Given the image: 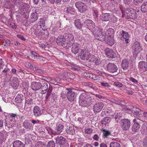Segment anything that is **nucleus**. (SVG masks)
Listing matches in <instances>:
<instances>
[{
	"instance_id": "obj_1",
	"label": "nucleus",
	"mask_w": 147,
	"mask_h": 147,
	"mask_svg": "<svg viewBox=\"0 0 147 147\" xmlns=\"http://www.w3.org/2000/svg\"><path fill=\"white\" fill-rule=\"evenodd\" d=\"M92 99L85 92L82 93L79 97V103L82 107H88L92 103Z\"/></svg>"
},
{
	"instance_id": "obj_2",
	"label": "nucleus",
	"mask_w": 147,
	"mask_h": 147,
	"mask_svg": "<svg viewBox=\"0 0 147 147\" xmlns=\"http://www.w3.org/2000/svg\"><path fill=\"white\" fill-rule=\"evenodd\" d=\"M97 30L94 31L96 34L95 35V38L100 41H103L105 40V31L102 29H100L98 27H97Z\"/></svg>"
},
{
	"instance_id": "obj_3",
	"label": "nucleus",
	"mask_w": 147,
	"mask_h": 147,
	"mask_svg": "<svg viewBox=\"0 0 147 147\" xmlns=\"http://www.w3.org/2000/svg\"><path fill=\"white\" fill-rule=\"evenodd\" d=\"M75 6L77 9L78 11L81 13L85 12L87 10L88 7L87 4L80 1L76 2Z\"/></svg>"
},
{
	"instance_id": "obj_4",
	"label": "nucleus",
	"mask_w": 147,
	"mask_h": 147,
	"mask_svg": "<svg viewBox=\"0 0 147 147\" xmlns=\"http://www.w3.org/2000/svg\"><path fill=\"white\" fill-rule=\"evenodd\" d=\"M110 4L114 7L113 9L114 13H117L119 11L122 12V6L116 0H111Z\"/></svg>"
},
{
	"instance_id": "obj_5",
	"label": "nucleus",
	"mask_w": 147,
	"mask_h": 147,
	"mask_svg": "<svg viewBox=\"0 0 147 147\" xmlns=\"http://www.w3.org/2000/svg\"><path fill=\"white\" fill-rule=\"evenodd\" d=\"M72 46L71 51L72 53L75 55H76L79 53L80 51H82V49L80 48L79 44L77 43H68L67 47H70Z\"/></svg>"
},
{
	"instance_id": "obj_6",
	"label": "nucleus",
	"mask_w": 147,
	"mask_h": 147,
	"mask_svg": "<svg viewBox=\"0 0 147 147\" xmlns=\"http://www.w3.org/2000/svg\"><path fill=\"white\" fill-rule=\"evenodd\" d=\"M68 91L67 93V97L68 100L70 102L74 101L76 98V93L71 89L66 88Z\"/></svg>"
},
{
	"instance_id": "obj_7",
	"label": "nucleus",
	"mask_w": 147,
	"mask_h": 147,
	"mask_svg": "<svg viewBox=\"0 0 147 147\" xmlns=\"http://www.w3.org/2000/svg\"><path fill=\"white\" fill-rule=\"evenodd\" d=\"M84 24L88 27L90 30H92L93 31H96L97 29L96 27L98 26H95V24L94 22L91 20L87 19L84 22Z\"/></svg>"
},
{
	"instance_id": "obj_8",
	"label": "nucleus",
	"mask_w": 147,
	"mask_h": 147,
	"mask_svg": "<svg viewBox=\"0 0 147 147\" xmlns=\"http://www.w3.org/2000/svg\"><path fill=\"white\" fill-rule=\"evenodd\" d=\"M130 121L128 119H123L121 121V126L123 130H128L130 126Z\"/></svg>"
},
{
	"instance_id": "obj_9",
	"label": "nucleus",
	"mask_w": 147,
	"mask_h": 147,
	"mask_svg": "<svg viewBox=\"0 0 147 147\" xmlns=\"http://www.w3.org/2000/svg\"><path fill=\"white\" fill-rule=\"evenodd\" d=\"M56 42L59 45L67 47V43L64 35H61L58 36L56 39Z\"/></svg>"
},
{
	"instance_id": "obj_10",
	"label": "nucleus",
	"mask_w": 147,
	"mask_h": 147,
	"mask_svg": "<svg viewBox=\"0 0 147 147\" xmlns=\"http://www.w3.org/2000/svg\"><path fill=\"white\" fill-rule=\"evenodd\" d=\"M125 12L127 15L132 19H135L136 18V11L131 7L128 8L126 9Z\"/></svg>"
},
{
	"instance_id": "obj_11",
	"label": "nucleus",
	"mask_w": 147,
	"mask_h": 147,
	"mask_svg": "<svg viewBox=\"0 0 147 147\" xmlns=\"http://www.w3.org/2000/svg\"><path fill=\"white\" fill-rule=\"evenodd\" d=\"M134 50V55H136L142 50V48L140 46V42L138 41L135 42L132 47Z\"/></svg>"
},
{
	"instance_id": "obj_12",
	"label": "nucleus",
	"mask_w": 147,
	"mask_h": 147,
	"mask_svg": "<svg viewBox=\"0 0 147 147\" xmlns=\"http://www.w3.org/2000/svg\"><path fill=\"white\" fill-rule=\"evenodd\" d=\"M104 105L102 102H99L95 104L93 108L94 113H96L99 112L102 109Z\"/></svg>"
},
{
	"instance_id": "obj_13",
	"label": "nucleus",
	"mask_w": 147,
	"mask_h": 147,
	"mask_svg": "<svg viewBox=\"0 0 147 147\" xmlns=\"http://www.w3.org/2000/svg\"><path fill=\"white\" fill-rule=\"evenodd\" d=\"M56 140V144H58L60 145V147H61V146H62L64 144H65L66 146H68L69 145L67 143H66V140L65 138L62 136H58L55 138Z\"/></svg>"
},
{
	"instance_id": "obj_14",
	"label": "nucleus",
	"mask_w": 147,
	"mask_h": 147,
	"mask_svg": "<svg viewBox=\"0 0 147 147\" xmlns=\"http://www.w3.org/2000/svg\"><path fill=\"white\" fill-rule=\"evenodd\" d=\"M67 47L68 45V43H72L74 42V36L72 33H68L64 34Z\"/></svg>"
},
{
	"instance_id": "obj_15",
	"label": "nucleus",
	"mask_w": 147,
	"mask_h": 147,
	"mask_svg": "<svg viewBox=\"0 0 147 147\" xmlns=\"http://www.w3.org/2000/svg\"><path fill=\"white\" fill-rule=\"evenodd\" d=\"M107 67L108 71L111 73L116 72L118 69L117 66L114 64L112 63H108Z\"/></svg>"
},
{
	"instance_id": "obj_16",
	"label": "nucleus",
	"mask_w": 147,
	"mask_h": 147,
	"mask_svg": "<svg viewBox=\"0 0 147 147\" xmlns=\"http://www.w3.org/2000/svg\"><path fill=\"white\" fill-rule=\"evenodd\" d=\"M30 86L33 90L37 91L40 89L41 86V83L39 82H33L31 83Z\"/></svg>"
},
{
	"instance_id": "obj_17",
	"label": "nucleus",
	"mask_w": 147,
	"mask_h": 147,
	"mask_svg": "<svg viewBox=\"0 0 147 147\" xmlns=\"http://www.w3.org/2000/svg\"><path fill=\"white\" fill-rule=\"evenodd\" d=\"M33 113L34 116L36 117H39L42 114L41 109L37 106H36L34 107Z\"/></svg>"
},
{
	"instance_id": "obj_18",
	"label": "nucleus",
	"mask_w": 147,
	"mask_h": 147,
	"mask_svg": "<svg viewBox=\"0 0 147 147\" xmlns=\"http://www.w3.org/2000/svg\"><path fill=\"white\" fill-rule=\"evenodd\" d=\"M105 53L107 56L109 58H113L116 56L115 53L111 49L106 48L105 50Z\"/></svg>"
},
{
	"instance_id": "obj_19",
	"label": "nucleus",
	"mask_w": 147,
	"mask_h": 147,
	"mask_svg": "<svg viewBox=\"0 0 147 147\" xmlns=\"http://www.w3.org/2000/svg\"><path fill=\"white\" fill-rule=\"evenodd\" d=\"M16 122L15 120H13L10 118H6L5 119V125L8 128H10L14 126Z\"/></svg>"
},
{
	"instance_id": "obj_20",
	"label": "nucleus",
	"mask_w": 147,
	"mask_h": 147,
	"mask_svg": "<svg viewBox=\"0 0 147 147\" xmlns=\"http://www.w3.org/2000/svg\"><path fill=\"white\" fill-rule=\"evenodd\" d=\"M121 35L122 36V37L121 38V39L123 41H125L126 43H128L129 42L128 41L129 37L128 32L122 30L121 31Z\"/></svg>"
},
{
	"instance_id": "obj_21",
	"label": "nucleus",
	"mask_w": 147,
	"mask_h": 147,
	"mask_svg": "<svg viewBox=\"0 0 147 147\" xmlns=\"http://www.w3.org/2000/svg\"><path fill=\"white\" fill-rule=\"evenodd\" d=\"M33 100L31 98L26 99L25 100L24 108L26 110L30 109L32 105L33 104Z\"/></svg>"
},
{
	"instance_id": "obj_22",
	"label": "nucleus",
	"mask_w": 147,
	"mask_h": 147,
	"mask_svg": "<svg viewBox=\"0 0 147 147\" xmlns=\"http://www.w3.org/2000/svg\"><path fill=\"white\" fill-rule=\"evenodd\" d=\"M128 110L129 111L128 112L129 113H132L134 114L137 116H139L140 115L141 113L140 110L136 107H134L132 109L131 111L130 110V109Z\"/></svg>"
},
{
	"instance_id": "obj_23",
	"label": "nucleus",
	"mask_w": 147,
	"mask_h": 147,
	"mask_svg": "<svg viewBox=\"0 0 147 147\" xmlns=\"http://www.w3.org/2000/svg\"><path fill=\"white\" fill-rule=\"evenodd\" d=\"M23 126L27 130H29L32 129V124L28 121L25 120L22 123Z\"/></svg>"
},
{
	"instance_id": "obj_24",
	"label": "nucleus",
	"mask_w": 147,
	"mask_h": 147,
	"mask_svg": "<svg viewBox=\"0 0 147 147\" xmlns=\"http://www.w3.org/2000/svg\"><path fill=\"white\" fill-rule=\"evenodd\" d=\"M66 11L68 14L76 15V12L74 8L71 7H67L66 9Z\"/></svg>"
},
{
	"instance_id": "obj_25",
	"label": "nucleus",
	"mask_w": 147,
	"mask_h": 147,
	"mask_svg": "<svg viewBox=\"0 0 147 147\" xmlns=\"http://www.w3.org/2000/svg\"><path fill=\"white\" fill-rule=\"evenodd\" d=\"M12 44L8 39H3L2 41V45L4 48L7 49L8 46H11Z\"/></svg>"
},
{
	"instance_id": "obj_26",
	"label": "nucleus",
	"mask_w": 147,
	"mask_h": 147,
	"mask_svg": "<svg viewBox=\"0 0 147 147\" xmlns=\"http://www.w3.org/2000/svg\"><path fill=\"white\" fill-rule=\"evenodd\" d=\"M12 85L14 89L17 88L19 85V82L17 77H13L12 81Z\"/></svg>"
},
{
	"instance_id": "obj_27",
	"label": "nucleus",
	"mask_w": 147,
	"mask_h": 147,
	"mask_svg": "<svg viewBox=\"0 0 147 147\" xmlns=\"http://www.w3.org/2000/svg\"><path fill=\"white\" fill-rule=\"evenodd\" d=\"M13 147H25L24 144L19 140L15 141L13 143Z\"/></svg>"
},
{
	"instance_id": "obj_28",
	"label": "nucleus",
	"mask_w": 147,
	"mask_h": 147,
	"mask_svg": "<svg viewBox=\"0 0 147 147\" xmlns=\"http://www.w3.org/2000/svg\"><path fill=\"white\" fill-rule=\"evenodd\" d=\"M142 134L144 135L147 134V123L143 124L140 129Z\"/></svg>"
},
{
	"instance_id": "obj_29",
	"label": "nucleus",
	"mask_w": 147,
	"mask_h": 147,
	"mask_svg": "<svg viewBox=\"0 0 147 147\" xmlns=\"http://www.w3.org/2000/svg\"><path fill=\"white\" fill-rule=\"evenodd\" d=\"M9 71L8 69H5L2 71V72L4 73V75L5 76L6 78L8 80H10L11 78V76L9 74Z\"/></svg>"
},
{
	"instance_id": "obj_30",
	"label": "nucleus",
	"mask_w": 147,
	"mask_h": 147,
	"mask_svg": "<svg viewBox=\"0 0 147 147\" xmlns=\"http://www.w3.org/2000/svg\"><path fill=\"white\" fill-rule=\"evenodd\" d=\"M129 66V61L126 59L123 60L122 63V67L123 69L126 70Z\"/></svg>"
},
{
	"instance_id": "obj_31",
	"label": "nucleus",
	"mask_w": 147,
	"mask_h": 147,
	"mask_svg": "<svg viewBox=\"0 0 147 147\" xmlns=\"http://www.w3.org/2000/svg\"><path fill=\"white\" fill-rule=\"evenodd\" d=\"M106 40L107 44L111 46H112L115 43L113 36H108Z\"/></svg>"
},
{
	"instance_id": "obj_32",
	"label": "nucleus",
	"mask_w": 147,
	"mask_h": 147,
	"mask_svg": "<svg viewBox=\"0 0 147 147\" xmlns=\"http://www.w3.org/2000/svg\"><path fill=\"white\" fill-rule=\"evenodd\" d=\"M141 10L142 12H146L147 14V1L142 4L141 7Z\"/></svg>"
},
{
	"instance_id": "obj_33",
	"label": "nucleus",
	"mask_w": 147,
	"mask_h": 147,
	"mask_svg": "<svg viewBox=\"0 0 147 147\" xmlns=\"http://www.w3.org/2000/svg\"><path fill=\"white\" fill-rule=\"evenodd\" d=\"M111 120V118L109 117H105L102 120L101 124L103 126H105L107 124L110 122Z\"/></svg>"
},
{
	"instance_id": "obj_34",
	"label": "nucleus",
	"mask_w": 147,
	"mask_h": 147,
	"mask_svg": "<svg viewBox=\"0 0 147 147\" xmlns=\"http://www.w3.org/2000/svg\"><path fill=\"white\" fill-rule=\"evenodd\" d=\"M140 125L138 123H134L132 127V130L134 132H137L139 130Z\"/></svg>"
},
{
	"instance_id": "obj_35",
	"label": "nucleus",
	"mask_w": 147,
	"mask_h": 147,
	"mask_svg": "<svg viewBox=\"0 0 147 147\" xmlns=\"http://www.w3.org/2000/svg\"><path fill=\"white\" fill-rule=\"evenodd\" d=\"M85 53H86V52L85 53L82 49V51H80V53H78L80 58L82 60H87L88 59V57H86Z\"/></svg>"
},
{
	"instance_id": "obj_36",
	"label": "nucleus",
	"mask_w": 147,
	"mask_h": 147,
	"mask_svg": "<svg viewBox=\"0 0 147 147\" xmlns=\"http://www.w3.org/2000/svg\"><path fill=\"white\" fill-rule=\"evenodd\" d=\"M23 96L21 94H18L15 98V102L17 103H21L22 101Z\"/></svg>"
},
{
	"instance_id": "obj_37",
	"label": "nucleus",
	"mask_w": 147,
	"mask_h": 147,
	"mask_svg": "<svg viewBox=\"0 0 147 147\" xmlns=\"http://www.w3.org/2000/svg\"><path fill=\"white\" fill-rule=\"evenodd\" d=\"M92 14L94 19H96L98 16V10L95 8H93L92 10Z\"/></svg>"
},
{
	"instance_id": "obj_38",
	"label": "nucleus",
	"mask_w": 147,
	"mask_h": 147,
	"mask_svg": "<svg viewBox=\"0 0 147 147\" xmlns=\"http://www.w3.org/2000/svg\"><path fill=\"white\" fill-rule=\"evenodd\" d=\"M75 26L78 29L80 30L82 28V25L81 24L80 20L77 19L75 20L74 22Z\"/></svg>"
},
{
	"instance_id": "obj_39",
	"label": "nucleus",
	"mask_w": 147,
	"mask_h": 147,
	"mask_svg": "<svg viewBox=\"0 0 147 147\" xmlns=\"http://www.w3.org/2000/svg\"><path fill=\"white\" fill-rule=\"evenodd\" d=\"M84 85L88 86L95 90L97 89V87L95 86L94 84H93L90 82L85 83Z\"/></svg>"
},
{
	"instance_id": "obj_40",
	"label": "nucleus",
	"mask_w": 147,
	"mask_h": 147,
	"mask_svg": "<svg viewBox=\"0 0 147 147\" xmlns=\"http://www.w3.org/2000/svg\"><path fill=\"white\" fill-rule=\"evenodd\" d=\"M66 131L67 134L71 135L73 134L75 132L74 127L73 126L69 127V128H67Z\"/></svg>"
},
{
	"instance_id": "obj_41",
	"label": "nucleus",
	"mask_w": 147,
	"mask_h": 147,
	"mask_svg": "<svg viewBox=\"0 0 147 147\" xmlns=\"http://www.w3.org/2000/svg\"><path fill=\"white\" fill-rule=\"evenodd\" d=\"M64 127L63 125L61 124H59L56 127V133L58 134H60L63 129Z\"/></svg>"
},
{
	"instance_id": "obj_42",
	"label": "nucleus",
	"mask_w": 147,
	"mask_h": 147,
	"mask_svg": "<svg viewBox=\"0 0 147 147\" xmlns=\"http://www.w3.org/2000/svg\"><path fill=\"white\" fill-rule=\"evenodd\" d=\"M114 29L112 28H110L108 29L106 32V34L108 35L109 36H113L114 34Z\"/></svg>"
},
{
	"instance_id": "obj_43",
	"label": "nucleus",
	"mask_w": 147,
	"mask_h": 147,
	"mask_svg": "<svg viewBox=\"0 0 147 147\" xmlns=\"http://www.w3.org/2000/svg\"><path fill=\"white\" fill-rule=\"evenodd\" d=\"M110 147H120L119 143L116 142H111L110 144Z\"/></svg>"
},
{
	"instance_id": "obj_44",
	"label": "nucleus",
	"mask_w": 147,
	"mask_h": 147,
	"mask_svg": "<svg viewBox=\"0 0 147 147\" xmlns=\"http://www.w3.org/2000/svg\"><path fill=\"white\" fill-rule=\"evenodd\" d=\"M40 89L42 90L48 91L49 87H48V85L47 83H44L42 84H41V86ZM48 91H47V92Z\"/></svg>"
},
{
	"instance_id": "obj_45",
	"label": "nucleus",
	"mask_w": 147,
	"mask_h": 147,
	"mask_svg": "<svg viewBox=\"0 0 147 147\" xmlns=\"http://www.w3.org/2000/svg\"><path fill=\"white\" fill-rule=\"evenodd\" d=\"M31 19L32 20V21L34 22L36 21L38 18V17L37 16V14L36 13H32L31 14L30 16Z\"/></svg>"
},
{
	"instance_id": "obj_46",
	"label": "nucleus",
	"mask_w": 147,
	"mask_h": 147,
	"mask_svg": "<svg viewBox=\"0 0 147 147\" xmlns=\"http://www.w3.org/2000/svg\"><path fill=\"white\" fill-rule=\"evenodd\" d=\"M34 33L36 36H42L44 34V33L42 32L41 29H40V30H35Z\"/></svg>"
},
{
	"instance_id": "obj_47",
	"label": "nucleus",
	"mask_w": 147,
	"mask_h": 147,
	"mask_svg": "<svg viewBox=\"0 0 147 147\" xmlns=\"http://www.w3.org/2000/svg\"><path fill=\"white\" fill-rule=\"evenodd\" d=\"M52 87L51 85H49V89L48 90V91L47 93L46 96V99H47L49 96L50 95L51 93V92L52 91Z\"/></svg>"
},
{
	"instance_id": "obj_48",
	"label": "nucleus",
	"mask_w": 147,
	"mask_h": 147,
	"mask_svg": "<svg viewBox=\"0 0 147 147\" xmlns=\"http://www.w3.org/2000/svg\"><path fill=\"white\" fill-rule=\"evenodd\" d=\"M31 57L32 58L34 59H37V57H39V55L37 54L34 51H32L31 52Z\"/></svg>"
},
{
	"instance_id": "obj_49",
	"label": "nucleus",
	"mask_w": 147,
	"mask_h": 147,
	"mask_svg": "<svg viewBox=\"0 0 147 147\" xmlns=\"http://www.w3.org/2000/svg\"><path fill=\"white\" fill-rule=\"evenodd\" d=\"M81 1L83 2V3L87 4L89 7H90L92 3L91 0H81Z\"/></svg>"
},
{
	"instance_id": "obj_50",
	"label": "nucleus",
	"mask_w": 147,
	"mask_h": 147,
	"mask_svg": "<svg viewBox=\"0 0 147 147\" xmlns=\"http://www.w3.org/2000/svg\"><path fill=\"white\" fill-rule=\"evenodd\" d=\"M45 128L48 131V132L49 134H55L54 131L50 127H46Z\"/></svg>"
},
{
	"instance_id": "obj_51",
	"label": "nucleus",
	"mask_w": 147,
	"mask_h": 147,
	"mask_svg": "<svg viewBox=\"0 0 147 147\" xmlns=\"http://www.w3.org/2000/svg\"><path fill=\"white\" fill-rule=\"evenodd\" d=\"M55 144L53 141H49L47 144V147H55Z\"/></svg>"
},
{
	"instance_id": "obj_52",
	"label": "nucleus",
	"mask_w": 147,
	"mask_h": 147,
	"mask_svg": "<svg viewBox=\"0 0 147 147\" xmlns=\"http://www.w3.org/2000/svg\"><path fill=\"white\" fill-rule=\"evenodd\" d=\"M108 13H105L102 14V19L105 21H108Z\"/></svg>"
},
{
	"instance_id": "obj_53",
	"label": "nucleus",
	"mask_w": 147,
	"mask_h": 147,
	"mask_svg": "<svg viewBox=\"0 0 147 147\" xmlns=\"http://www.w3.org/2000/svg\"><path fill=\"white\" fill-rule=\"evenodd\" d=\"M10 117L11 119H12L13 120H15L16 119H17V115L16 114L11 113L10 115Z\"/></svg>"
},
{
	"instance_id": "obj_54",
	"label": "nucleus",
	"mask_w": 147,
	"mask_h": 147,
	"mask_svg": "<svg viewBox=\"0 0 147 147\" xmlns=\"http://www.w3.org/2000/svg\"><path fill=\"white\" fill-rule=\"evenodd\" d=\"M103 134L105 137H107L111 135L110 132L108 131L107 130L105 129H103Z\"/></svg>"
},
{
	"instance_id": "obj_55",
	"label": "nucleus",
	"mask_w": 147,
	"mask_h": 147,
	"mask_svg": "<svg viewBox=\"0 0 147 147\" xmlns=\"http://www.w3.org/2000/svg\"><path fill=\"white\" fill-rule=\"evenodd\" d=\"M92 131V129L90 128H86L84 129V132L86 134H90Z\"/></svg>"
},
{
	"instance_id": "obj_56",
	"label": "nucleus",
	"mask_w": 147,
	"mask_h": 147,
	"mask_svg": "<svg viewBox=\"0 0 147 147\" xmlns=\"http://www.w3.org/2000/svg\"><path fill=\"white\" fill-rule=\"evenodd\" d=\"M113 85L118 87H121L123 86V84L120 82H116L114 83Z\"/></svg>"
},
{
	"instance_id": "obj_57",
	"label": "nucleus",
	"mask_w": 147,
	"mask_h": 147,
	"mask_svg": "<svg viewBox=\"0 0 147 147\" xmlns=\"http://www.w3.org/2000/svg\"><path fill=\"white\" fill-rule=\"evenodd\" d=\"M110 21L114 23H115L117 22V19L115 16L113 15V16H111V18Z\"/></svg>"
},
{
	"instance_id": "obj_58",
	"label": "nucleus",
	"mask_w": 147,
	"mask_h": 147,
	"mask_svg": "<svg viewBox=\"0 0 147 147\" xmlns=\"http://www.w3.org/2000/svg\"><path fill=\"white\" fill-rule=\"evenodd\" d=\"M21 0H13V3L17 6H18L21 3Z\"/></svg>"
},
{
	"instance_id": "obj_59",
	"label": "nucleus",
	"mask_w": 147,
	"mask_h": 147,
	"mask_svg": "<svg viewBox=\"0 0 147 147\" xmlns=\"http://www.w3.org/2000/svg\"><path fill=\"white\" fill-rule=\"evenodd\" d=\"M144 0H133L134 4L136 5H138L139 4L141 3Z\"/></svg>"
},
{
	"instance_id": "obj_60",
	"label": "nucleus",
	"mask_w": 147,
	"mask_h": 147,
	"mask_svg": "<svg viewBox=\"0 0 147 147\" xmlns=\"http://www.w3.org/2000/svg\"><path fill=\"white\" fill-rule=\"evenodd\" d=\"M131 0H123L124 3L126 5H129L131 2Z\"/></svg>"
},
{
	"instance_id": "obj_61",
	"label": "nucleus",
	"mask_w": 147,
	"mask_h": 147,
	"mask_svg": "<svg viewBox=\"0 0 147 147\" xmlns=\"http://www.w3.org/2000/svg\"><path fill=\"white\" fill-rule=\"evenodd\" d=\"M34 29L36 30H39L41 28V26L40 25H39L38 23L37 24H35L34 26Z\"/></svg>"
},
{
	"instance_id": "obj_62",
	"label": "nucleus",
	"mask_w": 147,
	"mask_h": 147,
	"mask_svg": "<svg viewBox=\"0 0 147 147\" xmlns=\"http://www.w3.org/2000/svg\"><path fill=\"white\" fill-rule=\"evenodd\" d=\"M39 20V23H38V24L40 25V26L44 25V24H45V22L43 19L41 18Z\"/></svg>"
},
{
	"instance_id": "obj_63",
	"label": "nucleus",
	"mask_w": 147,
	"mask_h": 147,
	"mask_svg": "<svg viewBox=\"0 0 147 147\" xmlns=\"http://www.w3.org/2000/svg\"><path fill=\"white\" fill-rule=\"evenodd\" d=\"M101 85L103 86L107 87H109L110 86V85L107 83L101 82Z\"/></svg>"
},
{
	"instance_id": "obj_64",
	"label": "nucleus",
	"mask_w": 147,
	"mask_h": 147,
	"mask_svg": "<svg viewBox=\"0 0 147 147\" xmlns=\"http://www.w3.org/2000/svg\"><path fill=\"white\" fill-rule=\"evenodd\" d=\"M17 37L23 40H26L25 38L24 37V36L22 35H21L20 34H18L17 35Z\"/></svg>"
}]
</instances>
